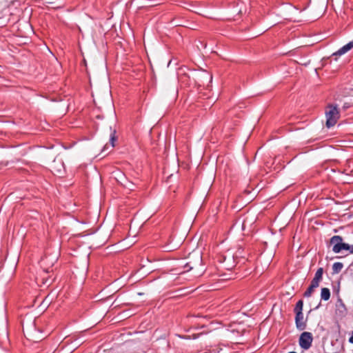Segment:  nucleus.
<instances>
[{"instance_id": "f3484780", "label": "nucleus", "mask_w": 353, "mask_h": 353, "mask_svg": "<svg viewBox=\"0 0 353 353\" xmlns=\"http://www.w3.org/2000/svg\"><path fill=\"white\" fill-rule=\"evenodd\" d=\"M351 106H352V105L350 103H345L343 104V109L346 110V109L350 108Z\"/></svg>"}, {"instance_id": "dca6fc26", "label": "nucleus", "mask_w": 353, "mask_h": 353, "mask_svg": "<svg viewBox=\"0 0 353 353\" xmlns=\"http://www.w3.org/2000/svg\"><path fill=\"white\" fill-rule=\"evenodd\" d=\"M319 283H320V281L319 280H316L314 279H313L312 280V282H311V284L310 285L312 288H314V289H316V288L319 287Z\"/></svg>"}, {"instance_id": "423d86ee", "label": "nucleus", "mask_w": 353, "mask_h": 353, "mask_svg": "<svg viewBox=\"0 0 353 353\" xmlns=\"http://www.w3.org/2000/svg\"><path fill=\"white\" fill-rule=\"evenodd\" d=\"M352 48H353V40L350 41L346 45L343 46L342 48H341L339 50H337L334 53H333L332 56L343 55V54H345L346 52H347L348 51H350Z\"/></svg>"}, {"instance_id": "a211bd4d", "label": "nucleus", "mask_w": 353, "mask_h": 353, "mask_svg": "<svg viewBox=\"0 0 353 353\" xmlns=\"http://www.w3.org/2000/svg\"><path fill=\"white\" fill-rule=\"evenodd\" d=\"M349 342L350 343H352L353 344V330H352V336L350 337L349 339Z\"/></svg>"}, {"instance_id": "1a4fd4ad", "label": "nucleus", "mask_w": 353, "mask_h": 353, "mask_svg": "<svg viewBox=\"0 0 353 353\" xmlns=\"http://www.w3.org/2000/svg\"><path fill=\"white\" fill-rule=\"evenodd\" d=\"M110 131H111V133H110V142L112 147L113 148V147H114L115 142L117 140V137L116 136L117 131L115 129L112 130L111 127H110Z\"/></svg>"}, {"instance_id": "39448f33", "label": "nucleus", "mask_w": 353, "mask_h": 353, "mask_svg": "<svg viewBox=\"0 0 353 353\" xmlns=\"http://www.w3.org/2000/svg\"><path fill=\"white\" fill-rule=\"evenodd\" d=\"M303 319L304 318L303 312L296 314L295 323L296 328L300 331L304 330L307 327L306 321H305Z\"/></svg>"}, {"instance_id": "9b49d317", "label": "nucleus", "mask_w": 353, "mask_h": 353, "mask_svg": "<svg viewBox=\"0 0 353 353\" xmlns=\"http://www.w3.org/2000/svg\"><path fill=\"white\" fill-rule=\"evenodd\" d=\"M303 301L302 300H299L295 306L294 312L296 313H302L303 312Z\"/></svg>"}, {"instance_id": "5701e85b", "label": "nucleus", "mask_w": 353, "mask_h": 353, "mask_svg": "<svg viewBox=\"0 0 353 353\" xmlns=\"http://www.w3.org/2000/svg\"><path fill=\"white\" fill-rule=\"evenodd\" d=\"M185 271H183V272H181L179 274H183L184 273Z\"/></svg>"}, {"instance_id": "412c9836", "label": "nucleus", "mask_w": 353, "mask_h": 353, "mask_svg": "<svg viewBox=\"0 0 353 353\" xmlns=\"http://www.w3.org/2000/svg\"><path fill=\"white\" fill-rule=\"evenodd\" d=\"M43 280H44V281H43V284L47 283H48V279H43Z\"/></svg>"}, {"instance_id": "f257e3e1", "label": "nucleus", "mask_w": 353, "mask_h": 353, "mask_svg": "<svg viewBox=\"0 0 353 353\" xmlns=\"http://www.w3.org/2000/svg\"><path fill=\"white\" fill-rule=\"evenodd\" d=\"M184 268H188L187 271L192 270L194 276H201L205 272L201 255L200 254H195L194 259L188 262Z\"/></svg>"}, {"instance_id": "ddd939ff", "label": "nucleus", "mask_w": 353, "mask_h": 353, "mask_svg": "<svg viewBox=\"0 0 353 353\" xmlns=\"http://www.w3.org/2000/svg\"><path fill=\"white\" fill-rule=\"evenodd\" d=\"M243 249L242 248H239L236 252L232 256V259L234 258H243Z\"/></svg>"}, {"instance_id": "4be33fe9", "label": "nucleus", "mask_w": 353, "mask_h": 353, "mask_svg": "<svg viewBox=\"0 0 353 353\" xmlns=\"http://www.w3.org/2000/svg\"><path fill=\"white\" fill-rule=\"evenodd\" d=\"M130 232L133 233L132 231V226L131 225H130Z\"/></svg>"}, {"instance_id": "9d476101", "label": "nucleus", "mask_w": 353, "mask_h": 353, "mask_svg": "<svg viewBox=\"0 0 353 353\" xmlns=\"http://www.w3.org/2000/svg\"><path fill=\"white\" fill-rule=\"evenodd\" d=\"M343 267V263L340 262H336L332 265V271L334 274L340 272Z\"/></svg>"}, {"instance_id": "aec40b11", "label": "nucleus", "mask_w": 353, "mask_h": 353, "mask_svg": "<svg viewBox=\"0 0 353 353\" xmlns=\"http://www.w3.org/2000/svg\"><path fill=\"white\" fill-rule=\"evenodd\" d=\"M348 251H350V253H353V245L352 247H350V248Z\"/></svg>"}, {"instance_id": "f8f14e48", "label": "nucleus", "mask_w": 353, "mask_h": 353, "mask_svg": "<svg viewBox=\"0 0 353 353\" xmlns=\"http://www.w3.org/2000/svg\"><path fill=\"white\" fill-rule=\"evenodd\" d=\"M323 268H319L315 274H314V277L313 279H316V280H319V281H321L322 279H323Z\"/></svg>"}, {"instance_id": "f03ea898", "label": "nucleus", "mask_w": 353, "mask_h": 353, "mask_svg": "<svg viewBox=\"0 0 353 353\" xmlns=\"http://www.w3.org/2000/svg\"><path fill=\"white\" fill-rule=\"evenodd\" d=\"M325 115L327 119L326 126L327 128L334 126L340 117V113L336 105L332 104L329 105L327 107Z\"/></svg>"}, {"instance_id": "4468645a", "label": "nucleus", "mask_w": 353, "mask_h": 353, "mask_svg": "<svg viewBox=\"0 0 353 353\" xmlns=\"http://www.w3.org/2000/svg\"><path fill=\"white\" fill-rule=\"evenodd\" d=\"M315 289L314 288H312L310 285L308 287L307 290L304 292V296L305 297H310L312 294L313 293L314 290Z\"/></svg>"}, {"instance_id": "6e6552de", "label": "nucleus", "mask_w": 353, "mask_h": 353, "mask_svg": "<svg viewBox=\"0 0 353 353\" xmlns=\"http://www.w3.org/2000/svg\"><path fill=\"white\" fill-rule=\"evenodd\" d=\"M330 298V291L327 288H323L321 292V299L323 301H327Z\"/></svg>"}, {"instance_id": "6ab92c4d", "label": "nucleus", "mask_w": 353, "mask_h": 353, "mask_svg": "<svg viewBox=\"0 0 353 353\" xmlns=\"http://www.w3.org/2000/svg\"><path fill=\"white\" fill-rule=\"evenodd\" d=\"M241 223V227L243 230H244V222H240Z\"/></svg>"}, {"instance_id": "0eeeda50", "label": "nucleus", "mask_w": 353, "mask_h": 353, "mask_svg": "<svg viewBox=\"0 0 353 353\" xmlns=\"http://www.w3.org/2000/svg\"><path fill=\"white\" fill-rule=\"evenodd\" d=\"M178 79L181 83L185 85H190L191 84V79L190 76L185 72H183L182 70H181L178 73Z\"/></svg>"}, {"instance_id": "2eb2a0df", "label": "nucleus", "mask_w": 353, "mask_h": 353, "mask_svg": "<svg viewBox=\"0 0 353 353\" xmlns=\"http://www.w3.org/2000/svg\"><path fill=\"white\" fill-rule=\"evenodd\" d=\"M230 258H231V257H230V256H228V259L227 258V256H225V257H224V262H225V263H226L225 266H226V268H227L228 269H231V268L234 266V265L230 264V263H229V262H230V259H231Z\"/></svg>"}, {"instance_id": "20e7f679", "label": "nucleus", "mask_w": 353, "mask_h": 353, "mask_svg": "<svg viewBox=\"0 0 353 353\" xmlns=\"http://www.w3.org/2000/svg\"><path fill=\"white\" fill-rule=\"evenodd\" d=\"M313 336L312 333L309 332H303L299 337V343L300 347L303 350H308L312 346Z\"/></svg>"}, {"instance_id": "7ed1b4c3", "label": "nucleus", "mask_w": 353, "mask_h": 353, "mask_svg": "<svg viewBox=\"0 0 353 353\" xmlns=\"http://www.w3.org/2000/svg\"><path fill=\"white\" fill-rule=\"evenodd\" d=\"M330 244L332 245V251L334 253H340L343 250L348 251L350 246L343 243V239L340 236H334L330 239Z\"/></svg>"}]
</instances>
